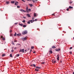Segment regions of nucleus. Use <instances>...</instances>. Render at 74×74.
<instances>
[{"instance_id": "4d7b16f0", "label": "nucleus", "mask_w": 74, "mask_h": 74, "mask_svg": "<svg viewBox=\"0 0 74 74\" xmlns=\"http://www.w3.org/2000/svg\"><path fill=\"white\" fill-rule=\"evenodd\" d=\"M25 52H26V51H27V50H25Z\"/></svg>"}, {"instance_id": "13d9d810", "label": "nucleus", "mask_w": 74, "mask_h": 74, "mask_svg": "<svg viewBox=\"0 0 74 74\" xmlns=\"http://www.w3.org/2000/svg\"><path fill=\"white\" fill-rule=\"evenodd\" d=\"M27 1H31V0H27Z\"/></svg>"}, {"instance_id": "a19ab883", "label": "nucleus", "mask_w": 74, "mask_h": 74, "mask_svg": "<svg viewBox=\"0 0 74 74\" xmlns=\"http://www.w3.org/2000/svg\"><path fill=\"white\" fill-rule=\"evenodd\" d=\"M22 1H23V2H25V1H24V0H21Z\"/></svg>"}, {"instance_id": "052dcab7", "label": "nucleus", "mask_w": 74, "mask_h": 74, "mask_svg": "<svg viewBox=\"0 0 74 74\" xmlns=\"http://www.w3.org/2000/svg\"><path fill=\"white\" fill-rule=\"evenodd\" d=\"M32 19H34V18H32Z\"/></svg>"}, {"instance_id": "5701e85b", "label": "nucleus", "mask_w": 74, "mask_h": 74, "mask_svg": "<svg viewBox=\"0 0 74 74\" xmlns=\"http://www.w3.org/2000/svg\"><path fill=\"white\" fill-rule=\"evenodd\" d=\"M70 1V2H69V4H72V3L73 2V1Z\"/></svg>"}, {"instance_id": "69168bd1", "label": "nucleus", "mask_w": 74, "mask_h": 74, "mask_svg": "<svg viewBox=\"0 0 74 74\" xmlns=\"http://www.w3.org/2000/svg\"><path fill=\"white\" fill-rule=\"evenodd\" d=\"M70 1H71V0H70Z\"/></svg>"}, {"instance_id": "6e6552de", "label": "nucleus", "mask_w": 74, "mask_h": 74, "mask_svg": "<svg viewBox=\"0 0 74 74\" xmlns=\"http://www.w3.org/2000/svg\"><path fill=\"white\" fill-rule=\"evenodd\" d=\"M52 48L55 49V48H56V47H55V46H53L51 47Z\"/></svg>"}, {"instance_id": "58836bf2", "label": "nucleus", "mask_w": 74, "mask_h": 74, "mask_svg": "<svg viewBox=\"0 0 74 74\" xmlns=\"http://www.w3.org/2000/svg\"><path fill=\"white\" fill-rule=\"evenodd\" d=\"M14 42H17V40H15L14 41Z\"/></svg>"}, {"instance_id": "6ab92c4d", "label": "nucleus", "mask_w": 74, "mask_h": 74, "mask_svg": "<svg viewBox=\"0 0 74 74\" xmlns=\"http://www.w3.org/2000/svg\"><path fill=\"white\" fill-rule=\"evenodd\" d=\"M27 15L28 17H30V14H27Z\"/></svg>"}, {"instance_id": "864d4df0", "label": "nucleus", "mask_w": 74, "mask_h": 74, "mask_svg": "<svg viewBox=\"0 0 74 74\" xmlns=\"http://www.w3.org/2000/svg\"><path fill=\"white\" fill-rule=\"evenodd\" d=\"M32 1H33V2H34V3H35V1H34L33 0Z\"/></svg>"}, {"instance_id": "f8f14e48", "label": "nucleus", "mask_w": 74, "mask_h": 74, "mask_svg": "<svg viewBox=\"0 0 74 74\" xmlns=\"http://www.w3.org/2000/svg\"><path fill=\"white\" fill-rule=\"evenodd\" d=\"M36 16H37V14H36V13H34V17H36Z\"/></svg>"}, {"instance_id": "5fc2aeb1", "label": "nucleus", "mask_w": 74, "mask_h": 74, "mask_svg": "<svg viewBox=\"0 0 74 74\" xmlns=\"http://www.w3.org/2000/svg\"><path fill=\"white\" fill-rule=\"evenodd\" d=\"M33 53H36V52H35V51H34L33 52Z\"/></svg>"}, {"instance_id": "72a5a7b5", "label": "nucleus", "mask_w": 74, "mask_h": 74, "mask_svg": "<svg viewBox=\"0 0 74 74\" xmlns=\"http://www.w3.org/2000/svg\"><path fill=\"white\" fill-rule=\"evenodd\" d=\"M17 8H20V6H17Z\"/></svg>"}, {"instance_id": "a211bd4d", "label": "nucleus", "mask_w": 74, "mask_h": 74, "mask_svg": "<svg viewBox=\"0 0 74 74\" xmlns=\"http://www.w3.org/2000/svg\"><path fill=\"white\" fill-rule=\"evenodd\" d=\"M49 53H53V52H52V51L50 50L49 51Z\"/></svg>"}, {"instance_id": "aec40b11", "label": "nucleus", "mask_w": 74, "mask_h": 74, "mask_svg": "<svg viewBox=\"0 0 74 74\" xmlns=\"http://www.w3.org/2000/svg\"><path fill=\"white\" fill-rule=\"evenodd\" d=\"M23 27H26V25H23Z\"/></svg>"}, {"instance_id": "c85d7f7f", "label": "nucleus", "mask_w": 74, "mask_h": 74, "mask_svg": "<svg viewBox=\"0 0 74 74\" xmlns=\"http://www.w3.org/2000/svg\"><path fill=\"white\" fill-rule=\"evenodd\" d=\"M26 22V21H25V20H24L23 21H22V22H23V23H25Z\"/></svg>"}, {"instance_id": "0e129e2a", "label": "nucleus", "mask_w": 74, "mask_h": 74, "mask_svg": "<svg viewBox=\"0 0 74 74\" xmlns=\"http://www.w3.org/2000/svg\"><path fill=\"white\" fill-rule=\"evenodd\" d=\"M28 49L29 50V49Z\"/></svg>"}, {"instance_id": "e2e57ef3", "label": "nucleus", "mask_w": 74, "mask_h": 74, "mask_svg": "<svg viewBox=\"0 0 74 74\" xmlns=\"http://www.w3.org/2000/svg\"><path fill=\"white\" fill-rule=\"evenodd\" d=\"M35 0V1H38V0Z\"/></svg>"}, {"instance_id": "49530a36", "label": "nucleus", "mask_w": 74, "mask_h": 74, "mask_svg": "<svg viewBox=\"0 0 74 74\" xmlns=\"http://www.w3.org/2000/svg\"><path fill=\"white\" fill-rule=\"evenodd\" d=\"M69 8H67V10L68 11H69Z\"/></svg>"}, {"instance_id": "f03ea898", "label": "nucleus", "mask_w": 74, "mask_h": 74, "mask_svg": "<svg viewBox=\"0 0 74 74\" xmlns=\"http://www.w3.org/2000/svg\"><path fill=\"white\" fill-rule=\"evenodd\" d=\"M25 49H21L20 51H19V52H23V53H24V50Z\"/></svg>"}, {"instance_id": "473e14b6", "label": "nucleus", "mask_w": 74, "mask_h": 74, "mask_svg": "<svg viewBox=\"0 0 74 74\" xmlns=\"http://www.w3.org/2000/svg\"><path fill=\"white\" fill-rule=\"evenodd\" d=\"M21 45L20 44H16V46H18V45Z\"/></svg>"}, {"instance_id": "2eb2a0df", "label": "nucleus", "mask_w": 74, "mask_h": 74, "mask_svg": "<svg viewBox=\"0 0 74 74\" xmlns=\"http://www.w3.org/2000/svg\"><path fill=\"white\" fill-rule=\"evenodd\" d=\"M29 6H30V7H33V4H29Z\"/></svg>"}, {"instance_id": "c03bdc74", "label": "nucleus", "mask_w": 74, "mask_h": 74, "mask_svg": "<svg viewBox=\"0 0 74 74\" xmlns=\"http://www.w3.org/2000/svg\"><path fill=\"white\" fill-rule=\"evenodd\" d=\"M69 53H71V54H72V52L71 51L69 52Z\"/></svg>"}, {"instance_id": "e433bc0d", "label": "nucleus", "mask_w": 74, "mask_h": 74, "mask_svg": "<svg viewBox=\"0 0 74 74\" xmlns=\"http://www.w3.org/2000/svg\"><path fill=\"white\" fill-rule=\"evenodd\" d=\"M73 49V47H71L69 49Z\"/></svg>"}, {"instance_id": "4be33fe9", "label": "nucleus", "mask_w": 74, "mask_h": 74, "mask_svg": "<svg viewBox=\"0 0 74 74\" xmlns=\"http://www.w3.org/2000/svg\"><path fill=\"white\" fill-rule=\"evenodd\" d=\"M26 11H27V12H28V7H27Z\"/></svg>"}, {"instance_id": "ddd939ff", "label": "nucleus", "mask_w": 74, "mask_h": 74, "mask_svg": "<svg viewBox=\"0 0 74 74\" xmlns=\"http://www.w3.org/2000/svg\"><path fill=\"white\" fill-rule=\"evenodd\" d=\"M30 21H32L31 22V23H33V22H34L35 21L34 20H30Z\"/></svg>"}, {"instance_id": "0eeeda50", "label": "nucleus", "mask_w": 74, "mask_h": 74, "mask_svg": "<svg viewBox=\"0 0 74 74\" xmlns=\"http://www.w3.org/2000/svg\"><path fill=\"white\" fill-rule=\"evenodd\" d=\"M57 59L58 60H59V56H60V55H59V54H58L57 55Z\"/></svg>"}, {"instance_id": "7ed1b4c3", "label": "nucleus", "mask_w": 74, "mask_h": 74, "mask_svg": "<svg viewBox=\"0 0 74 74\" xmlns=\"http://www.w3.org/2000/svg\"><path fill=\"white\" fill-rule=\"evenodd\" d=\"M27 31H25L22 33V34H27Z\"/></svg>"}, {"instance_id": "f257e3e1", "label": "nucleus", "mask_w": 74, "mask_h": 74, "mask_svg": "<svg viewBox=\"0 0 74 74\" xmlns=\"http://www.w3.org/2000/svg\"><path fill=\"white\" fill-rule=\"evenodd\" d=\"M52 62L53 63H56V60L55 59H53L52 60Z\"/></svg>"}, {"instance_id": "bf43d9fd", "label": "nucleus", "mask_w": 74, "mask_h": 74, "mask_svg": "<svg viewBox=\"0 0 74 74\" xmlns=\"http://www.w3.org/2000/svg\"><path fill=\"white\" fill-rule=\"evenodd\" d=\"M52 15H54V14H52Z\"/></svg>"}, {"instance_id": "de8ad7c7", "label": "nucleus", "mask_w": 74, "mask_h": 74, "mask_svg": "<svg viewBox=\"0 0 74 74\" xmlns=\"http://www.w3.org/2000/svg\"><path fill=\"white\" fill-rule=\"evenodd\" d=\"M31 51H32V50L31 49V50H30V52H29V53H31Z\"/></svg>"}, {"instance_id": "680f3d73", "label": "nucleus", "mask_w": 74, "mask_h": 74, "mask_svg": "<svg viewBox=\"0 0 74 74\" xmlns=\"http://www.w3.org/2000/svg\"><path fill=\"white\" fill-rule=\"evenodd\" d=\"M73 74H74V72H73Z\"/></svg>"}, {"instance_id": "423d86ee", "label": "nucleus", "mask_w": 74, "mask_h": 74, "mask_svg": "<svg viewBox=\"0 0 74 74\" xmlns=\"http://www.w3.org/2000/svg\"><path fill=\"white\" fill-rule=\"evenodd\" d=\"M20 11H21V12H26V11H25V10L21 9L20 10Z\"/></svg>"}, {"instance_id": "2f4dec72", "label": "nucleus", "mask_w": 74, "mask_h": 74, "mask_svg": "<svg viewBox=\"0 0 74 74\" xmlns=\"http://www.w3.org/2000/svg\"><path fill=\"white\" fill-rule=\"evenodd\" d=\"M6 4H8V3H9V1H7L6 2Z\"/></svg>"}, {"instance_id": "b1692460", "label": "nucleus", "mask_w": 74, "mask_h": 74, "mask_svg": "<svg viewBox=\"0 0 74 74\" xmlns=\"http://www.w3.org/2000/svg\"><path fill=\"white\" fill-rule=\"evenodd\" d=\"M36 68H37V69H41V68H40L38 66H37V67L36 66Z\"/></svg>"}, {"instance_id": "39448f33", "label": "nucleus", "mask_w": 74, "mask_h": 74, "mask_svg": "<svg viewBox=\"0 0 74 74\" xmlns=\"http://www.w3.org/2000/svg\"><path fill=\"white\" fill-rule=\"evenodd\" d=\"M1 38H2V40L3 41H5V39L4 38H3V36H1Z\"/></svg>"}, {"instance_id": "8fccbe9b", "label": "nucleus", "mask_w": 74, "mask_h": 74, "mask_svg": "<svg viewBox=\"0 0 74 74\" xmlns=\"http://www.w3.org/2000/svg\"><path fill=\"white\" fill-rule=\"evenodd\" d=\"M14 49H16V47H15L14 48Z\"/></svg>"}, {"instance_id": "9b49d317", "label": "nucleus", "mask_w": 74, "mask_h": 74, "mask_svg": "<svg viewBox=\"0 0 74 74\" xmlns=\"http://www.w3.org/2000/svg\"><path fill=\"white\" fill-rule=\"evenodd\" d=\"M32 21H30V20H29L28 22H27V24H30V22Z\"/></svg>"}, {"instance_id": "c756f323", "label": "nucleus", "mask_w": 74, "mask_h": 74, "mask_svg": "<svg viewBox=\"0 0 74 74\" xmlns=\"http://www.w3.org/2000/svg\"><path fill=\"white\" fill-rule=\"evenodd\" d=\"M12 45H15V44H14V42L13 41L12 42Z\"/></svg>"}, {"instance_id": "3c124183", "label": "nucleus", "mask_w": 74, "mask_h": 74, "mask_svg": "<svg viewBox=\"0 0 74 74\" xmlns=\"http://www.w3.org/2000/svg\"><path fill=\"white\" fill-rule=\"evenodd\" d=\"M60 63H62V60L60 61Z\"/></svg>"}, {"instance_id": "c9c22d12", "label": "nucleus", "mask_w": 74, "mask_h": 74, "mask_svg": "<svg viewBox=\"0 0 74 74\" xmlns=\"http://www.w3.org/2000/svg\"><path fill=\"white\" fill-rule=\"evenodd\" d=\"M34 47L33 46L31 47V49H33L34 48Z\"/></svg>"}, {"instance_id": "cd10ccee", "label": "nucleus", "mask_w": 74, "mask_h": 74, "mask_svg": "<svg viewBox=\"0 0 74 74\" xmlns=\"http://www.w3.org/2000/svg\"><path fill=\"white\" fill-rule=\"evenodd\" d=\"M19 25L21 26H23V24H19Z\"/></svg>"}, {"instance_id": "7c9ffc66", "label": "nucleus", "mask_w": 74, "mask_h": 74, "mask_svg": "<svg viewBox=\"0 0 74 74\" xmlns=\"http://www.w3.org/2000/svg\"><path fill=\"white\" fill-rule=\"evenodd\" d=\"M14 36H16V33L15 32V34L14 35Z\"/></svg>"}, {"instance_id": "a18cd8bd", "label": "nucleus", "mask_w": 74, "mask_h": 74, "mask_svg": "<svg viewBox=\"0 0 74 74\" xmlns=\"http://www.w3.org/2000/svg\"><path fill=\"white\" fill-rule=\"evenodd\" d=\"M44 63H45V62H42V64H44Z\"/></svg>"}, {"instance_id": "1a4fd4ad", "label": "nucleus", "mask_w": 74, "mask_h": 74, "mask_svg": "<svg viewBox=\"0 0 74 74\" xmlns=\"http://www.w3.org/2000/svg\"><path fill=\"white\" fill-rule=\"evenodd\" d=\"M15 5H18V2H16L15 4Z\"/></svg>"}, {"instance_id": "603ef678", "label": "nucleus", "mask_w": 74, "mask_h": 74, "mask_svg": "<svg viewBox=\"0 0 74 74\" xmlns=\"http://www.w3.org/2000/svg\"><path fill=\"white\" fill-rule=\"evenodd\" d=\"M23 18H24V19H26V17H23Z\"/></svg>"}, {"instance_id": "9d476101", "label": "nucleus", "mask_w": 74, "mask_h": 74, "mask_svg": "<svg viewBox=\"0 0 74 74\" xmlns=\"http://www.w3.org/2000/svg\"><path fill=\"white\" fill-rule=\"evenodd\" d=\"M56 51L58 52V51H60V49H56Z\"/></svg>"}, {"instance_id": "ea45409f", "label": "nucleus", "mask_w": 74, "mask_h": 74, "mask_svg": "<svg viewBox=\"0 0 74 74\" xmlns=\"http://www.w3.org/2000/svg\"><path fill=\"white\" fill-rule=\"evenodd\" d=\"M11 52H14V50H12L11 51Z\"/></svg>"}, {"instance_id": "412c9836", "label": "nucleus", "mask_w": 74, "mask_h": 74, "mask_svg": "<svg viewBox=\"0 0 74 74\" xmlns=\"http://www.w3.org/2000/svg\"><path fill=\"white\" fill-rule=\"evenodd\" d=\"M15 2V1H12L11 2V3L12 4H13V3H14Z\"/></svg>"}, {"instance_id": "09e8293b", "label": "nucleus", "mask_w": 74, "mask_h": 74, "mask_svg": "<svg viewBox=\"0 0 74 74\" xmlns=\"http://www.w3.org/2000/svg\"><path fill=\"white\" fill-rule=\"evenodd\" d=\"M30 66H32V67L33 65H32V64H31V65H30Z\"/></svg>"}, {"instance_id": "4c0bfd02", "label": "nucleus", "mask_w": 74, "mask_h": 74, "mask_svg": "<svg viewBox=\"0 0 74 74\" xmlns=\"http://www.w3.org/2000/svg\"><path fill=\"white\" fill-rule=\"evenodd\" d=\"M10 33H12V30H10Z\"/></svg>"}, {"instance_id": "f3484780", "label": "nucleus", "mask_w": 74, "mask_h": 74, "mask_svg": "<svg viewBox=\"0 0 74 74\" xmlns=\"http://www.w3.org/2000/svg\"><path fill=\"white\" fill-rule=\"evenodd\" d=\"M5 56V54H3L2 55V57H4V56Z\"/></svg>"}, {"instance_id": "dca6fc26", "label": "nucleus", "mask_w": 74, "mask_h": 74, "mask_svg": "<svg viewBox=\"0 0 74 74\" xmlns=\"http://www.w3.org/2000/svg\"><path fill=\"white\" fill-rule=\"evenodd\" d=\"M21 35V34H17V36H20Z\"/></svg>"}, {"instance_id": "79ce46f5", "label": "nucleus", "mask_w": 74, "mask_h": 74, "mask_svg": "<svg viewBox=\"0 0 74 74\" xmlns=\"http://www.w3.org/2000/svg\"><path fill=\"white\" fill-rule=\"evenodd\" d=\"M28 10L29 11H31V9H28Z\"/></svg>"}, {"instance_id": "a878e982", "label": "nucleus", "mask_w": 74, "mask_h": 74, "mask_svg": "<svg viewBox=\"0 0 74 74\" xmlns=\"http://www.w3.org/2000/svg\"><path fill=\"white\" fill-rule=\"evenodd\" d=\"M19 54H18L16 55V57H19Z\"/></svg>"}, {"instance_id": "f704fd0d", "label": "nucleus", "mask_w": 74, "mask_h": 74, "mask_svg": "<svg viewBox=\"0 0 74 74\" xmlns=\"http://www.w3.org/2000/svg\"><path fill=\"white\" fill-rule=\"evenodd\" d=\"M33 66H34V67H36V65H35V64H33Z\"/></svg>"}, {"instance_id": "6e6d98bb", "label": "nucleus", "mask_w": 74, "mask_h": 74, "mask_svg": "<svg viewBox=\"0 0 74 74\" xmlns=\"http://www.w3.org/2000/svg\"><path fill=\"white\" fill-rule=\"evenodd\" d=\"M37 21V19H35V21Z\"/></svg>"}, {"instance_id": "4468645a", "label": "nucleus", "mask_w": 74, "mask_h": 74, "mask_svg": "<svg viewBox=\"0 0 74 74\" xmlns=\"http://www.w3.org/2000/svg\"><path fill=\"white\" fill-rule=\"evenodd\" d=\"M69 8H71V9H73V7H71V6H69Z\"/></svg>"}, {"instance_id": "bb28decb", "label": "nucleus", "mask_w": 74, "mask_h": 74, "mask_svg": "<svg viewBox=\"0 0 74 74\" xmlns=\"http://www.w3.org/2000/svg\"><path fill=\"white\" fill-rule=\"evenodd\" d=\"M10 57L11 58H12V54H11L10 55Z\"/></svg>"}, {"instance_id": "393cba45", "label": "nucleus", "mask_w": 74, "mask_h": 74, "mask_svg": "<svg viewBox=\"0 0 74 74\" xmlns=\"http://www.w3.org/2000/svg\"><path fill=\"white\" fill-rule=\"evenodd\" d=\"M38 70H39L38 69H37L36 68L35 69V71H38Z\"/></svg>"}, {"instance_id": "20e7f679", "label": "nucleus", "mask_w": 74, "mask_h": 74, "mask_svg": "<svg viewBox=\"0 0 74 74\" xmlns=\"http://www.w3.org/2000/svg\"><path fill=\"white\" fill-rule=\"evenodd\" d=\"M22 39L23 40V41H25V40H27V38L26 37L22 38Z\"/></svg>"}, {"instance_id": "37998d69", "label": "nucleus", "mask_w": 74, "mask_h": 74, "mask_svg": "<svg viewBox=\"0 0 74 74\" xmlns=\"http://www.w3.org/2000/svg\"><path fill=\"white\" fill-rule=\"evenodd\" d=\"M16 24H18V23H14V25H16Z\"/></svg>"}]
</instances>
